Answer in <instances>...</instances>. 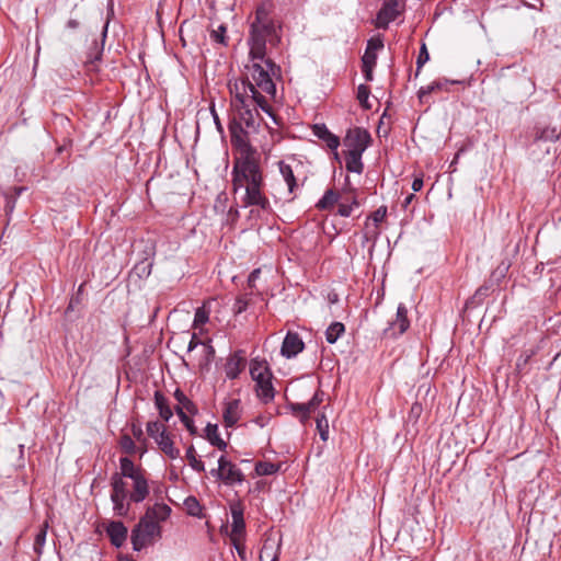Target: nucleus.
<instances>
[{
	"label": "nucleus",
	"mask_w": 561,
	"mask_h": 561,
	"mask_svg": "<svg viewBox=\"0 0 561 561\" xmlns=\"http://www.w3.org/2000/svg\"><path fill=\"white\" fill-rule=\"evenodd\" d=\"M280 36L274 22L268 18L264 8L256 10L255 20L251 24L248 44L249 61L244 66L248 79H252L257 87L268 93H276L272 77L279 68L266 57V45L276 46Z\"/></svg>",
	"instance_id": "f257e3e1"
},
{
	"label": "nucleus",
	"mask_w": 561,
	"mask_h": 561,
	"mask_svg": "<svg viewBox=\"0 0 561 561\" xmlns=\"http://www.w3.org/2000/svg\"><path fill=\"white\" fill-rule=\"evenodd\" d=\"M228 85L233 98L232 105L238 112L237 116L233 118L241 122V125L247 129L255 131L259 126L257 107L276 121L267 99V96L273 99L275 93L264 91L261 87H257L251 78L248 79L247 75H244L242 79L229 81Z\"/></svg>",
	"instance_id": "f03ea898"
},
{
	"label": "nucleus",
	"mask_w": 561,
	"mask_h": 561,
	"mask_svg": "<svg viewBox=\"0 0 561 561\" xmlns=\"http://www.w3.org/2000/svg\"><path fill=\"white\" fill-rule=\"evenodd\" d=\"M255 153L241 156L234 161L232 170V191L244 190V207L257 206L263 210L270 208V202L262 192L263 176Z\"/></svg>",
	"instance_id": "7ed1b4c3"
},
{
	"label": "nucleus",
	"mask_w": 561,
	"mask_h": 561,
	"mask_svg": "<svg viewBox=\"0 0 561 561\" xmlns=\"http://www.w3.org/2000/svg\"><path fill=\"white\" fill-rule=\"evenodd\" d=\"M161 526L144 515L131 531V543L135 551H140L161 537Z\"/></svg>",
	"instance_id": "20e7f679"
},
{
	"label": "nucleus",
	"mask_w": 561,
	"mask_h": 561,
	"mask_svg": "<svg viewBox=\"0 0 561 561\" xmlns=\"http://www.w3.org/2000/svg\"><path fill=\"white\" fill-rule=\"evenodd\" d=\"M210 473L227 485L242 483L244 480L241 470L224 456L218 459V468L213 469Z\"/></svg>",
	"instance_id": "39448f33"
},
{
	"label": "nucleus",
	"mask_w": 561,
	"mask_h": 561,
	"mask_svg": "<svg viewBox=\"0 0 561 561\" xmlns=\"http://www.w3.org/2000/svg\"><path fill=\"white\" fill-rule=\"evenodd\" d=\"M229 131L232 145L240 151L241 156L255 153L249 141V133L241 122L233 118L229 124Z\"/></svg>",
	"instance_id": "423d86ee"
},
{
	"label": "nucleus",
	"mask_w": 561,
	"mask_h": 561,
	"mask_svg": "<svg viewBox=\"0 0 561 561\" xmlns=\"http://www.w3.org/2000/svg\"><path fill=\"white\" fill-rule=\"evenodd\" d=\"M371 138L367 130L363 128L350 129L344 138V145L348 152L362 153L369 146Z\"/></svg>",
	"instance_id": "0eeeda50"
},
{
	"label": "nucleus",
	"mask_w": 561,
	"mask_h": 561,
	"mask_svg": "<svg viewBox=\"0 0 561 561\" xmlns=\"http://www.w3.org/2000/svg\"><path fill=\"white\" fill-rule=\"evenodd\" d=\"M400 0H387L379 10L375 25L378 28H387L389 23L394 21L401 13Z\"/></svg>",
	"instance_id": "6e6552de"
},
{
	"label": "nucleus",
	"mask_w": 561,
	"mask_h": 561,
	"mask_svg": "<svg viewBox=\"0 0 561 561\" xmlns=\"http://www.w3.org/2000/svg\"><path fill=\"white\" fill-rule=\"evenodd\" d=\"M410 325L408 320V310L404 305L400 304L397 309V316L389 327L383 330L386 337H397L403 334Z\"/></svg>",
	"instance_id": "1a4fd4ad"
},
{
	"label": "nucleus",
	"mask_w": 561,
	"mask_h": 561,
	"mask_svg": "<svg viewBox=\"0 0 561 561\" xmlns=\"http://www.w3.org/2000/svg\"><path fill=\"white\" fill-rule=\"evenodd\" d=\"M280 549L282 537L273 533L267 534L260 552V561H264V559H270V561H279Z\"/></svg>",
	"instance_id": "9d476101"
},
{
	"label": "nucleus",
	"mask_w": 561,
	"mask_h": 561,
	"mask_svg": "<svg viewBox=\"0 0 561 561\" xmlns=\"http://www.w3.org/2000/svg\"><path fill=\"white\" fill-rule=\"evenodd\" d=\"M305 344L300 336L295 332H288L283 341L280 354L286 358H291L302 352Z\"/></svg>",
	"instance_id": "9b49d317"
},
{
	"label": "nucleus",
	"mask_w": 561,
	"mask_h": 561,
	"mask_svg": "<svg viewBox=\"0 0 561 561\" xmlns=\"http://www.w3.org/2000/svg\"><path fill=\"white\" fill-rule=\"evenodd\" d=\"M232 525L230 537H244L245 524L243 519V506L240 502L232 503L230 505Z\"/></svg>",
	"instance_id": "f8f14e48"
},
{
	"label": "nucleus",
	"mask_w": 561,
	"mask_h": 561,
	"mask_svg": "<svg viewBox=\"0 0 561 561\" xmlns=\"http://www.w3.org/2000/svg\"><path fill=\"white\" fill-rule=\"evenodd\" d=\"M220 307V302L216 298H210L206 300L202 307L197 308L194 317L193 325L198 328L205 324L211 312H218Z\"/></svg>",
	"instance_id": "ddd939ff"
},
{
	"label": "nucleus",
	"mask_w": 561,
	"mask_h": 561,
	"mask_svg": "<svg viewBox=\"0 0 561 561\" xmlns=\"http://www.w3.org/2000/svg\"><path fill=\"white\" fill-rule=\"evenodd\" d=\"M312 131L313 135L323 140L330 149L336 151L340 146V139L337 136L333 135L324 124L313 125ZM334 154L337 157V152Z\"/></svg>",
	"instance_id": "4468645a"
},
{
	"label": "nucleus",
	"mask_w": 561,
	"mask_h": 561,
	"mask_svg": "<svg viewBox=\"0 0 561 561\" xmlns=\"http://www.w3.org/2000/svg\"><path fill=\"white\" fill-rule=\"evenodd\" d=\"M106 534L115 547H121L127 538V528L122 522H111L106 528Z\"/></svg>",
	"instance_id": "2eb2a0df"
},
{
	"label": "nucleus",
	"mask_w": 561,
	"mask_h": 561,
	"mask_svg": "<svg viewBox=\"0 0 561 561\" xmlns=\"http://www.w3.org/2000/svg\"><path fill=\"white\" fill-rule=\"evenodd\" d=\"M133 481V491L129 494V500L135 503L142 502L149 494V485L145 476L136 478Z\"/></svg>",
	"instance_id": "dca6fc26"
},
{
	"label": "nucleus",
	"mask_w": 561,
	"mask_h": 561,
	"mask_svg": "<svg viewBox=\"0 0 561 561\" xmlns=\"http://www.w3.org/2000/svg\"><path fill=\"white\" fill-rule=\"evenodd\" d=\"M245 367V358L239 353L231 355L225 365L226 376L230 379H234L239 376L242 369Z\"/></svg>",
	"instance_id": "f3484780"
},
{
	"label": "nucleus",
	"mask_w": 561,
	"mask_h": 561,
	"mask_svg": "<svg viewBox=\"0 0 561 561\" xmlns=\"http://www.w3.org/2000/svg\"><path fill=\"white\" fill-rule=\"evenodd\" d=\"M222 416L226 426H233L241 416L240 401L237 399L228 401L225 405Z\"/></svg>",
	"instance_id": "a211bd4d"
},
{
	"label": "nucleus",
	"mask_w": 561,
	"mask_h": 561,
	"mask_svg": "<svg viewBox=\"0 0 561 561\" xmlns=\"http://www.w3.org/2000/svg\"><path fill=\"white\" fill-rule=\"evenodd\" d=\"M119 474L130 480L145 476L144 470L140 467L135 466L128 457H122L119 459Z\"/></svg>",
	"instance_id": "6ab92c4d"
},
{
	"label": "nucleus",
	"mask_w": 561,
	"mask_h": 561,
	"mask_svg": "<svg viewBox=\"0 0 561 561\" xmlns=\"http://www.w3.org/2000/svg\"><path fill=\"white\" fill-rule=\"evenodd\" d=\"M171 514V508L169 505L163 503H156L152 506L148 507L145 515L147 518L156 520L160 525L161 522H164L169 518Z\"/></svg>",
	"instance_id": "aec40b11"
},
{
	"label": "nucleus",
	"mask_w": 561,
	"mask_h": 561,
	"mask_svg": "<svg viewBox=\"0 0 561 561\" xmlns=\"http://www.w3.org/2000/svg\"><path fill=\"white\" fill-rule=\"evenodd\" d=\"M271 379L272 375L256 382V394L264 402H268L274 398V388Z\"/></svg>",
	"instance_id": "412c9836"
},
{
	"label": "nucleus",
	"mask_w": 561,
	"mask_h": 561,
	"mask_svg": "<svg viewBox=\"0 0 561 561\" xmlns=\"http://www.w3.org/2000/svg\"><path fill=\"white\" fill-rule=\"evenodd\" d=\"M156 443L161 451L171 459H176L180 456V450L174 446V443L168 433H164Z\"/></svg>",
	"instance_id": "4be33fe9"
},
{
	"label": "nucleus",
	"mask_w": 561,
	"mask_h": 561,
	"mask_svg": "<svg viewBox=\"0 0 561 561\" xmlns=\"http://www.w3.org/2000/svg\"><path fill=\"white\" fill-rule=\"evenodd\" d=\"M345 167L348 172L362 173L363 169H364V165L362 162V153L346 151Z\"/></svg>",
	"instance_id": "5701e85b"
},
{
	"label": "nucleus",
	"mask_w": 561,
	"mask_h": 561,
	"mask_svg": "<svg viewBox=\"0 0 561 561\" xmlns=\"http://www.w3.org/2000/svg\"><path fill=\"white\" fill-rule=\"evenodd\" d=\"M206 437L209 443L221 450L227 448V443L219 436L218 426L216 424H208L205 428Z\"/></svg>",
	"instance_id": "b1692460"
},
{
	"label": "nucleus",
	"mask_w": 561,
	"mask_h": 561,
	"mask_svg": "<svg viewBox=\"0 0 561 561\" xmlns=\"http://www.w3.org/2000/svg\"><path fill=\"white\" fill-rule=\"evenodd\" d=\"M250 374L255 382H257L259 380L262 381V379H265L266 377L272 375L268 367L259 360L251 362Z\"/></svg>",
	"instance_id": "393cba45"
},
{
	"label": "nucleus",
	"mask_w": 561,
	"mask_h": 561,
	"mask_svg": "<svg viewBox=\"0 0 561 561\" xmlns=\"http://www.w3.org/2000/svg\"><path fill=\"white\" fill-rule=\"evenodd\" d=\"M279 172L288 186L289 193L293 194L297 188V182L291 167L284 162H279Z\"/></svg>",
	"instance_id": "a878e982"
},
{
	"label": "nucleus",
	"mask_w": 561,
	"mask_h": 561,
	"mask_svg": "<svg viewBox=\"0 0 561 561\" xmlns=\"http://www.w3.org/2000/svg\"><path fill=\"white\" fill-rule=\"evenodd\" d=\"M154 404H156L157 409L159 410L160 416L164 421H169L170 417L172 416V411L168 404L167 398L159 391H157L154 393Z\"/></svg>",
	"instance_id": "bb28decb"
},
{
	"label": "nucleus",
	"mask_w": 561,
	"mask_h": 561,
	"mask_svg": "<svg viewBox=\"0 0 561 561\" xmlns=\"http://www.w3.org/2000/svg\"><path fill=\"white\" fill-rule=\"evenodd\" d=\"M112 493L111 495L127 496V488L124 481V477L119 473H114L111 479Z\"/></svg>",
	"instance_id": "cd10ccee"
},
{
	"label": "nucleus",
	"mask_w": 561,
	"mask_h": 561,
	"mask_svg": "<svg viewBox=\"0 0 561 561\" xmlns=\"http://www.w3.org/2000/svg\"><path fill=\"white\" fill-rule=\"evenodd\" d=\"M345 327L342 322H333L325 331L327 342L333 344L344 333Z\"/></svg>",
	"instance_id": "c85d7f7f"
},
{
	"label": "nucleus",
	"mask_w": 561,
	"mask_h": 561,
	"mask_svg": "<svg viewBox=\"0 0 561 561\" xmlns=\"http://www.w3.org/2000/svg\"><path fill=\"white\" fill-rule=\"evenodd\" d=\"M339 199V194L333 190L325 191L322 198L317 203L319 209H330Z\"/></svg>",
	"instance_id": "c756f323"
},
{
	"label": "nucleus",
	"mask_w": 561,
	"mask_h": 561,
	"mask_svg": "<svg viewBox=\"0 0 561 561\" xmlns=\"http://www.w3.org/2000/svg\"><path fill=\"white\" fill-rule=\"evenodd\" d=\"M47 527V523L43 524L37 534L35 535L33 549L37 556H41L43 552V548L46 542Z\"/></svg>",
	"instance_id": "7c9ffc66"
},
{
	"label": "nucleus",
	"mask_w": 561,
	"mask_h": 561,
	"mask_svg": "<svg viewBox=\"0 0 561 561\" xmlns=\"http://www.w3.org/2000/svg\"><path fill=\"white\" fill-rule=\"evenodd\" d=\"M174 397L178 401V405L176 408H183V411H187L190 413H195L196 412V408L194 405V403L181 391V390H176L174 392Z\"/></svg>",
	"instance_id": "2f4dec72"
},
{
	"label": "nucleus",
	"mask_w": 561,
	"mask_h": 561,
	"mask_svg": "<svg viewBox=\"0 0 561 561\" xmlns=\"http://www.w3.org/2000/svg\"><path fill=\"white\" fill-rule=\"evenodd\" d=\"M119 446H121L122 450L128 455H133L138 450L134 440L128 435H123L121 437ZM139 450H140V456H142L146 451V449H144V448H141V449L139 448Z\"/></svg>",
	"instance_id": "473e14b6"
},
{
	"label": "nucleus",
	"mask_w": 561,
	"mask_h": 561,
	"mask_svg": "<svg viewBox=\"0 0 561 561\" xmlns=\"http://www.w3.org/2000/svg\"><path fill=\"white\" fill-rule=\"evenodd\" d=\"M447 83V80H437L426 87H422L419 91L420 100H423L426 95L434 92L435 90L446 89Z\"/></svg>",
	"instance_id": "72a5a7b5"
},
{
	"label": "nucleus",
	"mask_w": 561,
	"mask_h": 561,
	"mask_svg": "<svg viewBox=\"0 0 561 561\" xmlns=\"http://www.w3.org/2000/svg\"><path fill=\"white\" fill-rule=\"evenodd\" d=\"M186 458L188 460L190 466L195 471L203 472L205 470L204 463L196 458V450H195L194 446H190L187 448Z\"/></svg>",
	"instance_id": "f704fd0d"
},
{
	"label": "nucleus",
	"mask_w": 561,
	"mask_h": 561,
	"mask_svg": "<svg viewBox=\"0 0 561 561\" xmlns=\"http://www.w3.org/2000/svg\"><path fill=\"white\" fill-rule=\"evenodd\" d=\"M127 496H121V495H111V501L113 503V508L115 511V513L118 515V516H125L127 515V512H128V505H125V500H126Z\"/></svg>",
	"instance_id": "c9c22d12"
},
{
	"label": "nucleus",
	"mask_w": 561,
	"mask_h": 561,
	"mask_svg": "<svg viewBox=\"0 0 561 561\" xmlns=\"http://www.w3.org/2000/svg\"><path fill=\"white\" fill-rule=\"evenodd\" d=\"M147 433L150 437L157 442L164 433H167V430L163 424L159 422H149L147 424Z\"/></svg>",
	"instance_id": "e433bc0d"
},
{
	"label": "nucleus",
	"mask_w": 561,
	"mask_h": 561,
	"mask_svg": "<svg viewBox=\"0 0 561 561\" xmlns=\"http://www.w3.org/2000/svg\"><path fill=\"white\" fill-rule=\"evenodd\" d=\"M317 430L319 435L323 442H327L329 438V423L324 415H321L317 419Z\"/></svg>",
	"instance_id": "4c0bfd02"
},
{
	"label": "nucleus",
	"mask_w": 561,
	"mask_h": 561,
	"mask_svg": "<svg viewBox=\"0 0 561 561\" xmlns=\"http://www.w3.org/2000/svg\"><path fill=\"white\" fill-rule=\"evenodd\" d=\"M176 414L181 419L182 423L185 425L187 431L191 434L196 433V427L194 426L193 420L183 411V408H175Z\"/></svg>",
	"instance_id": "58836bf2"
},
{
	"label": "nucleus",
	"mask_w": 561,
	"mask_h": 561,
	"mask_svg": "<svg viewBox=\"0 0 561 561\" xmlns=\"http://www.w3.org/2000/svg\"><path fill=\"white\" fill-rule=\"evenodd\" d=\"M255 471L259 476H270L276 471V466L271 462H259L255 466Z\"/></svg>",
	"instance_id": "ea45409f"
},
{
	"label": "nucleus",
	"mask_w": 561,
	"mask_h": 561,
	"mask_svg": "<svg viewBox=\"0 0 561 561\" xmlns=\"http://www.w3.org/2000/svg\"><path fill=\"white\" fill-rule=\"evenodd\" d=\"M321 402V398L316 393L313 398L308 403H302L298 405V409L304 413H310Z\"/></svg>",
	"instance_id": "a19ab883"
},
{
	"label": "nucleus",
	"mask_w": 561,
	"mask_h": 561,
	"mask_svg": "<svg viewBox=\"0 0 561 561\" xmlns=\"http://www.w3.org/2000/svg\"><path fill=\"white\" fill-rule=\"evenodd\" d=\"M369 96V88L367 85L360 84L357 89V99L363 106L369 108L370 105L367 104Z\"/></svg>",
	"instance_id": "79ce46f5"
},
{
	"label": "nucleus",
	"mask_w": 561,
	"mask_h": 561,
	"mask_svg": "<svg viewBox=\"0 0 561 561\" xmlns=\"http://www.w3.org/2000/svg\"><path fill=\"white\" fill-rule=\"evenodd\" d=\"M243 538L244 537H238V538L230 537V540L232 541L240 559L245 560L247 554H245V546L243 543Z\"/></svg>",
	"instance_id": "37998d69"
},
{
	"label": "nucleus",
	"mask_w": 561,
	"mask_h": 561,
	"mask_svg": "<svg viewBox=\"0 0 561 561\" xmlns=\"http://www.w3.org/2000/svg\"><path fill=\"white\" fill-rule=\"evenodd\" d=\"M382 47H383L382 38L380 36H377V37H371L367 42L366 50L377 54V51L380 50Z\"/></svg>",
	"instance_id": "c03bdc74"
},
{
	"label": "nucleus",
	"mask_w": 561,
	"mask_h": 561,
	"mask_svg": "<svg viewBox=\"0 0 561 561\" xmlns=\"http://www.w3.org/2000/svg\"><path fill=\"white\" fill-rule=\"evenodd\" d=\"M377 62V54L365 50L362 58V67H375Z\"/></svg>",
	"instance_id": "a18cd8bd"
},
{
	"label": "nucleus",
	"mask_w": 561,
	"mask_h": 561,
	"mask_svg": "<svg viewBox=\"0 0 561 561\" xmlns=\"http://www.w3.org/2000/svg\"><path fill=\"white\" fill-rule=\"evenodd\" d=\"M225 33H226V26L220 25L217 30H213L210 33V37L213 41L225 44Z\"/></svg>",
	"instance_id": "49530a36"
},
{
	"label": "nucleus",
	"mask_w": 561,
	"mask_h": 561,
	"mask_svg": "<svg viewBox=\"0 0 561 561\" xmlns=\"http://www.w3.org/2000/svg\"><path fill=\"white\" fill-rule=\"evenodd\" d=\"M354 206L355 207L358 206V203H357L356 199H354L351 205H348V204H340L339 205V214L341 216H343V217H348V216H351Z\"/></svg>",
	"instance_id": "de8ad7c7"
},
{
	"label": "nucleus",
	"mask_w": 561,
	"mask_h": 561,
	"mask_svg": "<svg viewBox=\"0 0 561 561\" xmlns=\"http://www.w3.org/2000/svg\"><path fill=\"white\" fill-rule=\"evenodd\" d=\"M430 58L425 44L422 45L420 54L417 56V69H420Z\"/></svg>",
	"instance_id": "09e8293b"
},
{
	"label": "nucleus",
	"mask_w": 561,
	"mask_h": 561,
	"mask_svg": "<svg viewBox=\"0 0 561 561\" xmlns=\"http://www.w3.org/2000/svg\"><path fill=\"white\" fill-rule=\"evenodd\" d=\"M248 308V301L244 300L243 298H238L233 305V312L234 314H240L242 313L243 311H245Z\"/></svg>",
	"instance_id": "8fccbe9b"
},
{
	"label": "nucleus",
	"mask_w": 561,
	"mask_h": 561,
	"mask_svg": "<svg viewBox=\"0 0 561 561\" xmlns=\"http://www.w3.org/2000/svg\"><path fill=\"white\" fill-rule=\"evenodd\" d=\"M540 139L553 141L559 138L556 129H543L540 134Z\"/></svg>",
	"instance_id": "3c124183"
},
{
	"label": "nucleus",
	"mask_w": 561,
	"mask_h": 561,
	"mask_svg": "<svg viewBox=\"0 0 561 561\" xmlns=\"http://www.w3.org/2000/svg\"><path fill=\"white\" fill-rule=\"evenodd\" d=\"M387 214L386 207H379L371 216V219L377 225L378 222H381Z\"/></svg>",
	"instance_id": "603ef678"
},
{
	"label": "nucleus",
	"mask_w": 561,
	"mask_h": 561,
	"mask_svg": "<svg viewBox=\"0 0 561 561\" xmlns=\"http://www.w3.org/2000/svg\"><path fill=\"white\" fill-rule=\"evenodd\" d=\"M362 70H363V73H364V77L367 81H371L373 80V70H374V67H362Z\"/></svg>",
	"instance_id": "864d4df0"
},
{
	"label": "nucleus",
	"mask_w": 561,
	"mask_h": 561,
	"mask_svg": "<svg viewBox=\"0 0 561 561\" xmlns=\"http://www.w3.org/2000/svg\"><path fill=\"white\" fill-rule=\"evenodd\" d=\"M423 187V179L422 178H415L413 183H412V190L414 192H419L421 191Z\"/></svg>",
	"instance_id": "5fc2aeb1"
},
{
	"label": "nucleus",
	"mask_w": 561,
	"mask_h": 561,
	"mask_svg": "<svg viewBox=\"0 0 561 561\" xmlns=\"http://www.w3.org/2000/svg\"><path fill=\"white\" fill-rule=\"evenodd\" d=\"M198 344H199V341L197 340L196 334H193L192 339L188 343V346H187L188 352L193 351Z\"/></svg>",
	"instance_id": "6e6d98bb"
},
{
	"label": "nucleus",
	"mask_w": 561,
	"mask_h": 561,
	"mask_svg": "<svg viewBox=\"0 0 561 561\" xmlns=\"http://www.w3.org/2000/svg\"><path fill=\"white\" fill-rule=\"evenodd\" d=\"M133 434L136 437V439L140 440L142 438V431L140 427L133 426Z\"/></svg>",
	"instance_id": "4d7b16f0"
},
{
	"label": "nucleus",
	"mask_w": 561,
	"mask_h": 561,
	"mask_svg": "<svg viewBox=\"0 0 561 561\" xmlns=\"http://www.w3.org/2000/svg\"><path fill=\"white\" fill-rule=\"evenodd\" d=\"M67 26L69 28H77L79 26V22L77 20L71 19L68 21Z\"/></svg>",
	"instance_id": "13d9d810"
},
{
	"label": "nucleus",
	"mask_w": 561,
	"mask_h": 561,
	"mask_svg": "<svg viewBox=\"0 0 561 561\" xmlns=\"http://www.w3.org/2000/svg\"><path fill=\"white\" fill-rule=\"evenodd\" d=\"M213 114H214V119H215L216 126H217L218 130L221 131L222 127H221V124L219 122V117L217 116V114H215L214 111H213Z\"/></svg>",
	"instance_id": "bf43d9fd"
},
{
	"label": "nucleus",
	"mask_w": 561,
	"mask_h": 561,
	"mask_svg": "<svg viewBox=\"0 0 561 561\" xmlns=\"http://www.w3.org/2000/svg\"><path fill=\"white\" fill-rule=\"evenodd\" d=\"M413 197H414L413 194H410L409 196H407V198L404 199L403 206L407 207L412 202Z\"/></svg>",
	"instance_id": "052dcab7"
},
{
	"label": "nucleus",
	"mask_w": 561,
	"mask_h": 561,
	"mask_svg": "<svg viewBox=\"0 0 561 561\" xmlns=\"http://www.w3.org/2000/svg\"><path fill=\"white\" fill-rule=\"evenodd\" d=\"M459 153H460V152H457V153H456V157H455V160H454V162H455V161H456V160L458 159V157H459Z\"/></svg>",
	"instance_id": "680f3d73"
},
{
	"label": "nucleus",
	"mask_w": 561,
	"mask_h": 561,
	"mask_svg": "<svg viewBox=\"0 0 561 561\" xmlns=\"http://www.w3.org/2000/svg\"><path fill=\"white\" fill-rule=\"evenodd\" d=\"M417 409L419 411L421 410V408L417 405V407H412V410H415Z\"/></svg>",
	"instance_id": "e2e57ef3"
},
{
	"label": "nucleus",
	"mask_w": 561,
	"mask_h": 561,
	"mask_svg": "<svg viewBox=\"0 0 561 561\" xmlns=\"http://www.w3.org/2000/svg\"><path fill=\"white\" fill-rule=\"evenodd\" d=\"M233 214H234V216H238V210H237V209H234V210H233Z\"/></svg>",
	"instance_id": "0e129e2a"
}]
</instances>
